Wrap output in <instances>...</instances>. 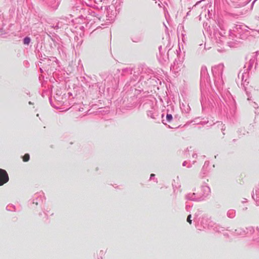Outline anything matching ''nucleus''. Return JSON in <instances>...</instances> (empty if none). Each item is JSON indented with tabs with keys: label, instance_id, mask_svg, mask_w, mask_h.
I'll return each mask as SVG.
<instances>
[{
	"label": "nucleus",
	"instance_id": "3",
	"mask_svg": "<svg viewBox=\"0 0 259 259\" xmlns=\"http://www.w3.org/2000/svg\"><path fill=\"white\" fill-rule=\"evenodd\" d=\"M23 42L25 45H28L30 42V38L28 37H26L24 39Z\"/></svg>",
	"mask_w": 259,
	"mask_h": 259
},
{
	"label": "nucleus",
	"instance_id": "2",
	"mask_svg": "<svg viewBox=\"0 0 259 259\" xmlns=\"http://www.w3.org/2000/svg\"><path fill=\"white\" fill-rule=\"evenodd\" d=\"M29 158H30L29 155L28 154H25L23 156V160L24 162H27L29 160Z\"/></svg>",
	"mask_w": 259,
	"mask_h": 259
},
{
	"label": "nucleus",
	"instance_id": "5",
	"mask_svg": "<svg viewBox=\"0 0 259 259\" xmlns=\"http://www.w3.org/2000/svg\"><path fill=\"white\" fill-rule=\"evenodd\" d=\"M191 214H189L188 217H187V222L190 224H191L192 223V220H191Z\"/></svg>",
	"mask_w": 259,
	"mask_h": 259
},
{
	"label": "nucleus",
	"instance_id": "6",
	"mask_svg": "<svg viewBox=\"0 0 259 259\" xmlns=\"http://www.w3.org/2000/svg\"><path fill=\"white\" fill-rule=\"evenodd\" d=\"M154 176V174H151V177H153Z\"/></svg>",
	"mask_w": 259,
	"mask_h": 259
},
{
	"label": "nucleus",
	"instance_id": "1",
	"mask_svg": "<svg viewBox=\"0 0 259 259\" xmlns=\"http://www.w3.org/2000/svg\"><path fill=\"white\" fill-rule=\"evenodd\" d=\"M9 180V178L7 171L0 168V186L7 183Z\"/></svg>",
	"mask_w": 259,
	"mask_h": 259
},
{
	"label": "nucleus",
	"instance_id": "4",
	"mask_svg": "<svg viewBox=\"0 0 259 259\" xmlns=\"http://www.w3.org/2000/svg\"><path fill=\"white\" fill-rule=\"evenodd\" d=\"M166 119L169 122H170L172 119V115L171 114H167Z\"/></svg>",
	"mask_w": 259,
	"mask_h": 259
}]
</instances>
